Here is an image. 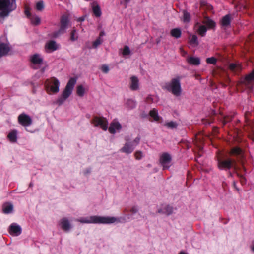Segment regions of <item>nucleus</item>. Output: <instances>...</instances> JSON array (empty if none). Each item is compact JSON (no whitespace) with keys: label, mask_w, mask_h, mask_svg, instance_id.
I'll return each mask as SVG.
<instances>
[{"label":"nucleus","mask_w":254,"mask_h":254,"mask_svg":"<svg viewBox=\"0 0 254 254\" xmlns=\"http://www.w3.org/2000/svg\"><path fill=\"white\" fill-rule=\"evenodd\" d=\"M234 167L235 169H236V166H234Z\"/></svg>","instance_id":"3c124183"},{"label":"nucleus","mask_w":254,"mask_h":254,"mask_svg":"<svg viewBox=\"0 0 254 254\" xmlns=\"http://www.w3.org/2000/svg\"><path fill=\"white\" fill-rule=\"evenodd\" d=\"M101 69L103 72L106 73H108L109 70L108 66L106 65H102L101 67Z\"/></svg>","instance_id":"79ce46f5"},{"label":"nucleus","mask_w":254,"mask_h":254,"mask_svg":"<svg viewBox=\"0 0 254 254\" xmlns=\"http://www.w3.org/2000/svg\"><path fill=\"white\" fill-rule=\"evenodd\" d=\"M31 62L36 64H40L43 61L42 57L37 54H34L31 56Z\"/></svg>","instance_id":"f3484780"},{"label":"nucleus","mask_w":254,"mask_h":254,"mask_svg":"<svg viewBox=\"0 0 254 254\" xmlns=\"http://www.w3.org/2000/svg\"><path fill=\"white\" fill-rule=\"evenodd\" d=\"M2 210L5 214L12 213L13 210V206L10 203H5L3 205Z\"/></svg>","instance_id":"6ab92c4d"},{"label":"nucleus","mask_w":254,"mask_h":254,"mask_svg":"<svg viewBox=\"0 0 254 254\" xmlns=\"http://www.w3.org/2000/svg\"><path fill=\"white\" fill-rule=\"evenodd\" d=\"M171 35L176 38H179L181 35V30L179 28H174L171 32Z\"/></svg>","instance_id":"bb28decb"},{"label":"nucleus","mask_w":254,"mask_h":254,"mask_svg":"<svg viewBox=\"0 0 254 254\" xmlns=\"http://www.w3.org/2000/svg\"><path fill=\"white\" fill-rule=\"evenodd\" d=\"M253 81H254V70L246 76L244 82L247 85Z\"/></svg>","instance_id":"5701e85b"},{"label":"nucleus","mask_w":254,"mask_h":254,"mask_svg":"<svg viewBox=\"0 0 254 254\" xmlns=\"http://www.w3.org/2000/svg\"><path fill=\"white\" fill-rule=\"evenodd\" d=\"M36 8L38 10H42L44 8V4L42 1H39L36 3Z\"/></svg>","instance_id":"e433bc0d"},{"label":"nucleus","mask_w":254,"mask_h":254,"mask_svg":"<svg viewBox=\"0 0 254 254\" xmlns=\"http://www.w3.org/2000/svg\"><path fill=\"white\" fill-rule=\"evenodd\" d=\"M171 158L168 154H163L160 157V163L164 169L168 168L171 165Z\"/></svg>","instance_id":"6e6552de"},{"label":"nucleus","mask_w":254,"mask_h":254,"mask_svg":"<svg viewBox=\"0 0 254 254\" xmlns=\"http://www.w3.org/2000/svg\"><path fill=\"white\" fill-rule=\"evenodd\" d=\"M135 157L136 159L139 160L143 157V154L141 151H136L134 154Z\"/></svg>","instance_id":"58836bf2"},{"label":"nucleus","mask_w":254,"mask_h":254,"mask_svg":"<svg viewBox=\"0 0 254 254\" xmlns=\"http://www.w3.org/2000/svg\"><path fill=\"white\" fill-rule=\"evenodd\" d=\"M102 42V41L99 38L98 39H97L93 43V46L95 47H97L98 45H99L100 44H101Z\"/></svg>","instance_id":"37998d69"},{"label":"nucleus","mask_w":254,"mask_h":254,"mask_svg":"<svg viewBox=\"0 0 254 254\" xmlns=\"http://www.w3.org/2000/svg\"><path fill=\"white\" fill-rule=\"evenodd\" d=\"M85 90L83 85H79L77 87V93L80 96H83L84 95Z\"/></svg>","instance_id":"c756f323"},{"label":"nucleus","mask_w":254,"mask_h":254,"mask_svg":"<svg viewBox=\"0 0 254 254\" xmlns=\"http://www.w3.org/2000/svg\"><path fill=\"white\" fill-rule=\"evenodd\" d=\"M134 149V146L133 145L127 143L122 148L121 151L127 154H129L133 151Z\"/></svg>","instance_id":"a211bd4d"},{"label":"nucleus","mask_w":254,"mask_h":254,"mask_svg":"<svg viewBox=\"0 0 254 254\" xmlns=\"http://www.w3.org/2000/svg\"><path fill=\"white\" fill-rule=\"evenodd\" d=\"M78 36L77 35L75 30H73L71 34V39L72 41H75L77 39Z\"/></svg>","instance_id":"ea45409f"},{"label":"nucleus","mask_w":254,"mask_h":254,"mask_svg":"<svg viewBox=\"0 0 254 254\" xmlns=\"http://www.w3.org/2000/svg\"><path fill=\"white\" fill-rule=\"evenodd\" d=\"M77 221L81 223H99L111 224L117 221V218L114 217H102L99 216H91L88 217L80 218Z\"/></svg>","instance_id":"f257e3e1"},{"label":"nucleus","mask_w":254,"mask_h":254,"mask_svg":"<svg viewBox=\"0 0 254 254\" xmlns=\"http://www.w3.org/2000/svg\"><path fill=\"white\" fill-rule=\"evenodd\" d=\"M190 20V14L187 11H183V16L182 18V20L184 22L187 23L189 22Z\"/></svg>","instance_id":"7c9ffc66"},{"label":"nucleus","mask_w":254,"mask_h":254,"mask_svg":"<svg viewBox=\"0 0 254 254\" xmlns=\"http://www.w3.org/2000/svg\"><path fill=\"white\" fill-rule=\"evenodd\" d=\"M139 80L136 76H133L130 77V88L132 90H137L139 89Z\"/></svg>","instance_id":"2eb2a0df"},{"label":"nucleus","mask_w":254,"mask_h":254,"mask_svg":"<svg viewBox=\"0 0 254 254\" xmlns=\"http://www.w3.org/2000/svg\"><path fill=\"white\" fill-rule=\"evenodd\" d=\"M167 208L169 209V212H167V214L168 215H169V214H170L172 212V208H171V207H168Z\"/></svg>","instance_id":"49530a36"},{"label":"nucleus","mask_w":254,"mask_h":254,"mask_svg":"<svg viewBox=\"0 0 254 254\" xmlns=\"http://www.w3.org/2000/svg\"><path fill=\"white\" fill-rule=\"evenodd\" d=\"M30 19L31 23L35 25H39L41 22L40 17L36 15L32 16Z\"/></svg>","instance_id":"cd10ccee"},{"label":"nucleus","mask_w":254,"mask_h":254,"mask_svg":"<svg viewBox=\"0 0 254 254\" xmlns=\"http://www.w3.org/2000/svg\"><path fill=\"white\" fill-rule=\"evenodd\" d=\"M16 7L15 0H0V15L7 16Z\"/></svg>","instance_id":"f03ea898"},{"label":"nucleus","mask_w":254,"mask_h":254,"mask_svg":"<svg viewBox=\"0 0 254 254\" xmlns=\"http://www.w3.org/2000/svg\"><path fill=\"white\" fill-rule=\"evenodd\" d=\"M179 254H187L184 252H181Z\"/></svg>","instance_id":"de8ad7c7"},{"label":"nucleus","mask_w":254,"mask_h":254,"mask_svg":"<svg viewBox=\"0 0 254 254\" xmlns=\"http://www.w3.org/2000/svg\"><path fill=\"white\" fill-rule=\"evenodd\" d=\"M76 82V80L74 78H71L69 80L61 97L57 101L58 104H62L71 95Z\"/></svg>","instance_id":"20e7f679"},{"label":"nucleus","mask_w":254,"mask_h":254,"mask_svg":"<svg viewBox=\"0 0 254 254\" xmlns=\"http://www.w3.org/2000/svg\"><path fill=\"white\" fill-rule=\"evenodd\" d=\"M165 88L176 96H179L181 92V88L179 78H174L170 82L167 83Z\"/></svg>","instance_id":"39448f33"},{"label":"nucleus","mask_w":254,"mask_h":254,"mask_svg":"<svg viewBox=\"0 0 254 254\" xmlns=\"http://www.w3.org/2000/svg\"><path fill=\"white\" fill-rule=\"evenodd\" d=\"M217 60L214 57L208 58L206 59V62L209 64H215L216 63Z\"/></svg>","instance_id":"c9c22d12"},{"label":"nucleus","mask_w":254,"mask_h":254,"mask_svg":"<svg viewBox=\"0 0 254 254\" xmlns=\"http://www.w3.org/2000/svg\"><path fill=\"white\" fill-rule=\"evenodd\" d=\"M19 123L24 126H28L31 125L32 120L31 118L25 114H21L18 117Z\"/></svg>","instance_id":"1a4fd4ad"},{"label":"nucleus","mask_w":254,"mask_h":254,"mask_svg":"<svg viewBox=\"0 0 254 254\" xmlns=\"http://www.w3.org/2000/svg\"><path fill=\"white\" fill-rule=\"evenodd\" d=\"M21 228L16 223H12L9 227V232L12 236H17L21 233Z\"/></svg>","instance_id":"9b49d317"},{"label":"nucleus","mask_w":254,"mask_h":254,"mask_svg":"<svg viewBox=\"0 0 254 254\" xmlns=\"http://www.w3.org/2000/svg\"><path fill=\"white\" fill-rule=\"evenodd\" d=\"M68 19L66 17H63L61 20V26L60 29L57 31L49 34L51 38H57L60 35L64 33L67 27Z\"/></svg>","instance_id":"423d86ee"},{"label":"nucleus","mask_w":254,"mask_h":254,"mask_svg":"<svg viewBox=\"0 0 254 254\" xmlns=\"http://www.w3.org/2000/svg\"><path fill=\"white\" fill-rule=\"evenodd\" d=\"M203 23L206 25L208 28H212L215 26L214 21L208 18H206L203 21Z\"/></svg>","instance_id":"c85d7f7f"},{"label":"nucleus","mask_w":254,"mask_h":254,"mask_svg":"<svg viewBox=\"0 0 254 254\" xmlns=\"http://www.w3.org/2000/svg\"><path fill=\"white\" fill-rule=\"evenodd\" d=\"M10 50L8 42L5 40L0 42V57L7 55Z\"/></svg>","instance_id":"9d476101"},{"label":"nucleus","mask_w":254,"mask_h":254,"mask_svg":"<svg viewBox=\"0 0 254 254\" xmlns=\"http://www.w3.org/2000/svg\"><path fill=\"white\" fill-rule=\"evenodd\" d=\"M150 116L155 121H158L159 120V116L158 115L157 111L155 109H153L150 112Z\"/></svg>","instance_id":"2f4dec72"},{"label":"nucleus","mask_w":254,"mask_h":254,"mask_svg":"<svg viewBox=\"0 0 254 254\" xmlns=\"http://www.w3.org/2000/svg\"><path fill=\"white\" fill-rule=\"evenodd\" d=\"M232 165V161L230 159L219 161L218 163V166L220 169H229Z\"/></svg>","instance_id":"ddd939ff"},{"label":"nucleus","mask_w":254,"mask_h":254,"mask_svg":"<svg viewBox=\"0 0 254 254\" xmlns=\"http://www.w3.org/2000/svg\"><path fill=\"white\" fill-rule=\"evenodd\" d=\"M206 31H207V29L205 27V26L201 25L199 27V28L198 29V32L202 36H203L205 35Z\"/></svg>","instance_id":"473e14b6"},{"label":"nucleus","mask_w":254,"mask_h":254,"mask_svg":"<svg viewBox=\"0 0 254 254\" xmlns=\"http://www.w3.org/2000/svg\"><path fill=\"white\" fill-rule=\"evenodd\" d=\"M122 54L123 56H127L130 54L131 52L128 46H125L122 50Z\"/></svg>","instance_id":"72a5a7b5"},{"label":"nucleus","mask_w":254,"mask_h":254,"mask_svg":"<svg viewBox=\"0 0 254 254\" xmlns=\"http://www.w3.org/2000/svg\"><path fill=\"white\" fill-rule=\"evenodd\" d=\"M126 2H128L130 1V0H125Z\"/></svg>","instance_id":"8fccbe9b"},{"label":"nucleus","mask_w":254,"mask_h":254,"mask_svg":"<svg viewBox=\"0 0 254 254\" xmlns=\"http://www.w3.org/2000/svg\"><path fill=\"white\" fill-rule=\"evenodd\" d=\"M122 128L121 124L116 120H114L110 125L109 131L111 133L114 134L119 131Z\"/></svg>","instance_id":"f8f14e48"},{"label":"nucleus","mask_w":254,"mask_h":254,"mask_svg":"<svg viewBox=\"0 0 254 254\" xmlns=\"http://www.w3.org/2000/svg\"><path fill=\"white\" fill-rule=\"evenodd\" d=\"M188 62L192 65H198L200 64V59L198 57H190L187 59Z\"/></svg>","instance_id":"412c9836"},{"label":"nucleus","mask_w":254,"mask_h":254,"mask_svg":"<svg viewBox=\"0 0 254 254\" xmlns=\"http://www.w3.org/2000/svg\"><path fill=\"white\" fill-rule=\"evenodd\" d=\"M252 250L254 252V245L252 247Z\"/></svg>","instance_id":"09e8293b"},{"label":"nucleus","mask_w":254,"mask_h":254,"mask_svg":"<svg viewBox=\"0 0 254 254\" xmlns=\"http://www.w3.org/2000/svg\"><path fill=\"white\" fill-rule=\"evenodd\" d=\"M25 14L28 16H30V10L28 8H25Z\"/></svg>","instance_id":"a18cd8bd"},{"label":"nucleus","mask_w":254,"mask_h":254,"mask_svg":"<svg viewBox=\"0 0 254 254\" xmlns=\"http://www.w3.org/2000/svg\"><path fill=\"white\" fill-rule=\"evenodd\" d=\"M241 152V150L237 147L233 148L231 151V153L233 154H239Z\"/></svg>","instance_id":"a19ab883"},{"label":"nucleus","mask_w":254,"mask_h":254,"mask_svg":"<svg viewBox=\"0 0 254 254\" xmlns=\"http://www.w3.org/2000/svg\"><path fill=\"white\" fill-rule=\"evenodd\" d=\"M140 141V138L139 137H136L132 143V145H133L134 147L139 143Z\"/></svg>","instance_id":"c03bdc74"},{"label":"nucleus","mask_w":254,"mask_h":254,"mask_svg":"<svg viewBox=\"0 0 254 254\" xmlns=\"http://www.w3.org/2000/svg\"><path fill=\"white\" fill-rule=\"evenodd\" d=\"M189 43L193 47H195L198 45V42L197 37L195 35H191L189 37Z\"/></svg>","instance_id":"a878e982"},{"label":"nucleus","mask_w":254,"mask_h":254,"mask_svg":"<svg viewBox=\"0 0 254 254\" xmlns=\"http://www.w3.org/2000/svg\"><path fill=\"white\" fill-rule=\"evenodd\" d=\"M94 123L96 126L100 127L103 130H107L108 122L105 118L102 117H95L94 119Z\"/></svg>","instance_id":"0eeeda50"},{"label":"nucleus","mask_w":254,"mask_h":254,"mask_svg":"<svg viewBox=\"0 0 254 254\" xmlns=\"http://www.w3.org/2000/svg\"><path fill=\"white\" fill-rule=\"evenodd\" d=\"M17 134L16 130H13L8 134V138L12 142H15L17 141Z\"/></svg>","instance_id":"393cba45"},{"label":"nucleus","mask_w":254,"mask_h":254,"mask_svg":"<svg viewBox=\"0 0 254 254\" xmlns=\"http://www.w3.org/2000/svg\"><path fill=\"white\" fill-rule=\"evenodd\" d=\"M127 107L128 109H132L134 108L135 105V102L132 100H128L126 103Z\"/></svg>","instance_id":"f704fd0d"},{"label":"nucleus","mask_w":254,"mask_h":254,"mask_svg":"<svg viewBox=\"0 0 254 254\" xmlns=\"http://www.w3.org/2000/svg\"><path fill=\"white\" fill-rule=\"evenodd\" d=\"M165 125L168 127L171 128H174L176 127H177V124L175 122H170L168 123H166L165 124Z\"/></svg>","instance_id":"4c0bfd02"},{"label":"nucleus","mask_w":254,"mask_h":254,"mask_svg":"<svg viewBox=\"0 0 254 254\" xmlns=\"http://www.w3.org/2000/svg\"><path fill=\"white\" fill-rule=\"evenodd\" d=\"M92 9L94 15L97 17H99L101 15V11L99 6L96 4L93 3Z\"/></svg>","instance_id":"b1692460"},{"label":"nucleus","mask_w":254,"mask_h":254,"mask_svg":"<svg viewBox=\"0 0 254 254\" xmlns=\"http://www.w3.org/2000/svg\"><path fill=\"white\" fill-rule=\"evenodd\" d=\"M58 48V45L54 41L48 42L45 45V49L48 52H51L56 50Z\"/></svg>","instance_id":"dca6fc26"},{"label":"nucleus","mask_w":254,"mask_h":254,"mask_svg":"<svg viewBox=\"0 0 254 254\" xmlns=\"http://www.w3.org/2000/svg\"><path fill=\"white\" fill-rule=\"evenodd\" d=\"M229 68L232 71L237 72L242 69L241 64L239 63H232L229 65Z\"/></svg>","instance_id":"4be33fe9"},{"label":"nucleus","mask_w":254,"mask_h":254,"mask_svg":"<svg viewBox=\"0 0 254 254\" xmlns=\"http://www.w3.org/2000/svg\"><path fill=\"white\" fill-rule=\"evenodd\" d=\"M60 82L55 77H51L46 80L45 83L46 91L49 94H56L59 92Z\"/></svg>","instance_id":"7ed1b4c3"},{"label":"nucleus","mask_w":254,"mask_h":254,"mask_svg":"<svg viewBox=\"0 0 254 254\" xmlns=\"http://www.w3.org/2000/svg\"><path fill=\"white\" fill-rule=\"evenodd\" d=\"M59 225L61 228L64 231H68L71 227V225L66 218H63L59 222Z\"/></svg>","instance_id":"4468645a"},{"label":"nucleus","mask_w":254,"mask_h":254,"mask_svg":"<svg viewBox=\"0 0 254 254\" xmlns=\"http://www.w3.org/2000/svg\"><path fill=\"white\" fill-rule=\"evenodd\" d=\"M231 22V17L230 15H225L221 20V23L223 27H227L230 25Z\"/></svg>","instance_id":"aec40b11"}]
</instances>
